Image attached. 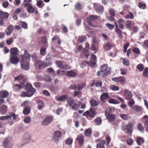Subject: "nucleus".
Here are the masks:
<instances>
[{
	"label": "nucleus",
	"mask_w": 148,
	"mask_h": 148,
	"mask_svg": "<svg viewBox=\"0 0 148 148\" xmlns=\"http://www.w3.org/2000/svg\"><path fill=\"white\" fill-rule=\"evenodd\" d=\"M124 95L126 99L129 100L131 99L132 95L130 91L125 90L124 92Z\"/></svg>",
	"instance_id": "obj_15"
},
{
	"label": "nucleus",
	"mask_w": 148,
	"mask_h": 148,
	"mask_svg": "<svg viewBox=\"0 0 148 148\" xmlns=\"http://www.w3.org/2000/svg\"><path fill=\"white\" fill-rule=\"evenodd\" d=\"M86 39L84 36H80L78 37L77 40L79 42H82L86 41Z\"/></svg>",
	"instance_id": "obj_28"
},
{
	"label": "nucleus",
	"mask_w": 148,
	"mask_h": 148,
	"mask_svg": "<svg viewBox=\"0 0 148 148\" xmlns=\"http://www.w3.org/2000/svg\"><path fill=\"white\" fill-rule=\"evenodd\" d=\"M123 63L125 65L127 66L129 65V63L128 60L125 58L123 59Z\"/></svg>",
	"instance_id": "obj_56"
},
{
	"label": "nucleus",
	"mask_w": 148,
	"mask_h": 148,
	"mask_svg": "<svg viewBox=\"0 0 148 148\" xmlns=\"http://www.w3.org/2000/svg\"><path fill=\"white\" fill-rule=\"evenodd\" d=\"M46 60L47 62H49L47 64L44 63L46 65L45 67L47 66H50L51 64V58L49 55H47L46 56Z\"/></svg>",
	"instance_id": "obj_34"
},
{
	"label": "nucleus",
	"mask_w": 148,
	"mask_h": 148,
	"mask_svg": "<svg viewBox=\"0 0 148 148\" xmlns=\"http://www.w3.org/2000/svg\"><path fill=\"white\" fill-rule=\"evenodd\" d=\"M25 85L27 89V91L26 92H22L21 94V96L23 97H31L36 92V89L33 88L30 84H27Z\"/></svg>",
	"instance_id": "obj_2"
},
{
	"label": "nucleus",
	"mask_w": 148,
	"mask_h": 148,
	"mask_svg": "<svg viewBox=\"0 0 148 148\" xmlns=\"http://www.w3.org/2000/svg\"><path fill=\"white\" fill-rule=\"evenodd\" d=\"M109 96L107 93H103L100 96V98L101 100L103 101L105 100L108 99L109 98Z\"/></svg>",
	"instance_id": "obj_19"
},
{
	"label": "nucleus",
	"mask_w": 148,
	"mask_h": 148,
	"mask_svg": "<svg viewBox=\"0 0 148 148\" xmlns=\"http://www.w3.org/2000/svg\"><path fill=\"white\" fill-rule=\"evenodd\" d=\"M27 10L30 13H34L36 14L38 13L37 8L34 7L32 5H30L27 7Z\"/></svg>",
	"instance_id": "obj_10"
},
{
	"label": "nucleus",
	"mask_w": 148,
	"mask_h": 148,
	"mask_svg": "<svg viewBox=\"0 0 148 148\" xmlns=\"http://www.w3.org/2000/svg\"><path fill=\"white\" fill-rule=\"evenodd\" d=\"M32 0H24L23 6L25 8L28 7L32 5L30 3L32 2Z\"/></svg>",
	"instance_id": "obj_25"
},
{
	"label": "nucleus",
	"mask_w": 148,
	"mask_h": 148,
	"mask_svg": "<svg viewBox=\"0 0 148 148\" xmlns=\"http://www.w3.org/2000/svg\"><path fill=\"white\" fill-rule=\"evenodd\" d=\"M8 31L6 32V34L7 35H9L12 32L14 29L12 25H10L8 27Z\"/></svg>",
	"instance_id": "obj_30"
},
{
	"label": "nucleus",
	"mask_w": 148,
	"mask_h": 148,
	"mask_svg": "<svg viewBox=\"0 0 148 148\" xmlns=\"http://www.w3.org/2000/svg\"><path fill=\"white\" fill-rule=\"evenodd\" d=\"M143 76L145 77L148 76V68H146L145 69L143 73Z\"/></svg>",
	"instance_id": "obj_45"
},
{
	"label": "nucleus",
	"mask_w": 148,
	"mask_h": 148,
	"mask_svg": "<svg viewBox=\"0 0 148 148\" xmlns=\"http://www.w3.org/2000/svg\"><path fill=\"white\" fill-rule=\"evenodd\" d=\"M62 136V133L59 131H55L53 134V140L56 143H58L59 141V138Z\"/></svg>",
	"instance_id": "obj_5"
},
{
	"label": "nucleus",
	"mask_w": 148,
	"mask_h": 148,
	"mask_svg": "<svg viewBox=\"0 0 148 148\" xmlns=\"http://www.w3.org/2000/svg\"><path fill=\"white\" fill-rule=\"evenodd\" d=\"M77 140L79 142L80 145H82L83 144V138L82 136H79L77 138Z\"/></svg>",
	"instance_id": "obj_50"
},
{
	"label": "nucleus",
	"mask_w": 148,
	"mask_h": 148,
	"mask_svg": "<svg viewBox=\"0 0 148 148\" xmlns=\"http://www.w3.org/2000/svg\"><path fill=\"white\" fill-rule=\"evenodd\" d=\"M132 123H128L126 125V130L129 133H131L132 132Z\"/></svg>",
	"instance_id": "obj_27"
},
{
	"label": "nucleus",
	"mask_w": 148,
	"mask_h": 148,
	"mask_svg": "<svg viewBox=\"0 0 148 148\" xmlns=\"http://www.w3.org/2000/svg\"><path fill=\"white\" fill-rule=\"evenodd\" d=\"M10 51L12 55L16 56L18 54V50L17 48L14 47L10 49Z\"/></svg>",
	"instance_id": "obj_22"
},
{
	"label": "nucleus",
	"mask_w": 148,
	"mask_h": 148,
	"mask_svg": "<svg viewBox=\"0 0 148 148\" xmlns=\"http://www.w3.org/2000/svg\"><path fill=\"white\" fill-rule=\"evenodd\" d=\"M115 31L116 32L117 34L118 35L119 37L121 38H122V32L120 29H115Z\"/></svg>",
	"instance_id": "obj_39"
},
{
	"label": "nucleus",
	"mask_w": 148,
	"mask_h": 148,
	"mask_svg": "<svg viewBox=\"0 0 148 148\" xmlns=\"http://www.w3.org/2000/svg\"><path fill=\"white\" fill-rule=\"evenodd\" d=\"M8 110V108L5 105H3L0 107V113L2 114H5Z\"/></svg>",
	"instance_id": "obj_16"
},
{
	"label": "nucleus",
	"mask_w": 148,
	"mask_h": 148,
	"mask_svg": "<svg viewBox=\"0 0 148 148\" xmlns=\"http://www.w3.org/2000/svg\"><path fill=\"white\" fill-rule=\"evenodd\" d=\"M58 75H63L66 74V71L63 70H58L57 71Z\"/></svg>",
	"instance_id": "obj_49"
},
{
	"label": "nucleus",
	"mask_w": 148,
	"mask_h": 148,
	"mask_svg": "<svg viewBox=\"0 0 148 148\" xmlns=\"http://www.w3.org/2000/svg\"><path fill=\"white\" fill-rule=\"evenodd\" d=\"M138 130L141 132H143L144 131V128L142 125L140 124H138Z\"/></svg>",
	"instance_id": "obj_58"
},
{
	"label": "nucleus",
	"mask_w": 148,
	"mask_h": 148,
	"mask_svg": "<svg viewBox=\"0 0 148 148\" xmlns=\"http://www.w3.org/2000/svg\"><path fill=\"white\" fill-rule=\"evenodd\" d=\"M97 141L98 142L97 145V148H105L104 145L105 144V142L104 140L98 139Z\"/></svg>",
	"instance_id": "obj_12"
},
{
	"label": "nucleus",
	"mask_w": 148,
	"mask_h": 148,
	"mask_svg": "<svg viewBox=\"0 0 148 148\" xmlns=\"http://www.w3.org/2000/svg\"><path fill=\"white\" fill-rule=\"evenodd\" d=\"M133 110H135L137 112H140L141 110V108L137 105H134L132 107Z\"/></svg>",
	"instance_id": "obj_37"
},
{
	"label": "nucleus",
	"mask_w": 148,
	"mask_h": 148,
	"mask_svg": "<svg viewBox=\"0 0 148 148\" xmlns=\"http://www.w3.org/2000/svg\"><path fill=\"white\" fill-rule=\"evenodd\" d=\"M12 117L14 120L16 119L17 116L14 113H13L9 116H1L0 117V119L4 121L6 119H10L11 117Z\"/></svg>",
	"instance_id": "obj_11"
},
{
	"label": "nucleus",
	"mask_w": 148,
	"mask_h": 148,
	"mask_svg": "<svg viewBox=\"0 0 148 148\" xmlns=\"http://www.w3.org/2000/svg\"><path fill=\"white\" fill-rule=\"evenodd\" d=\"M136 142L138 145H140L141 144H143L144 143V141L142 138L138 137L136 138Z\"/></svg>",
	"instance_id": "obj_26"
},
{
	"label": "nucleus",
	"mask_w": 148,
	"mask_h": 148,
	"mask_svg": "<svg viewBox=\"0 0 148 148\" xmlns=\"http://www.w3.org/2000/svg\"><path fill=\"white\" fill-rule=\"evenodd\" d=\"M91 106L92 107H95L98 105V103L94 99H91L90 101Z\"/></svg>",
	"instance_id": "obj_38"
},
{
	"label": "nucleus",
	"mask_w": 148,
	"mask_h": 148,
	"mask_svg": "<svg viewBox=\"0 0 148 148\" xmlns=\"http://www.w3.org/2000/svg\"><path fill=\"white\" fill-rule=\"evenodd\" d=\"M75 8L78 10H80L82 8V6L79 3H77L75 5Z\"/></svg>",
	"instance_id": "obj_51"
},
{
	"label": "nucleus",
	"mask_w": 148,
	"mask_h": 148,
	"mask_svg": "<svg viewBox=\"0 0 148 148\" xmlns=\"http://www.w3.org/2000/svg\"><path fill=\"white\" fill-rule=\"evenodd\" d=\"M9 5V3L7 1H5L2 3V5L3 7L5 8H6Z\"/></svg>",
	"instance_id": "obj_60"
},
{
	"label": "nucleus",
	"mask_w": 148,
	"mask_h": 148,
	"mask_svg": "<svg viewBox=\"0 0 148 148\" xmlns=\"http://www.w3.org/2000/svg\"><path fill=\"white\" fill-rule=\"evenodd\" d=\"M40 53L41 55H45L46 54V49L43 47H42L40 50Z\"/></svg>",
	"instance_id": "obj_54"
},
{
	"label": "nucleus",
	"mask_w": 148,
	"mask_h": 148,
	"mask_svg": "<svg viewBox=\"0 0 148 148\" xmlns=\"http://www.w3.org/2000/svg\"><path fill=\"white\" fill-rule=\"evenodd\" d=\"M112 80L114 82L122 84H124L126 82V79L123 76L112 78Z\"/></svg>",
	"instance_id": "obj_6"
},
{
	"label": "nucleus",
	"mask_w": 148,
	"mask_h": 148,
	"mask_svg": "<svg viewBox=\"0 0 148 148\" xmlns=\"http://www.w3.org/2000/svg\"><path fill=\"white\" fill-rule=\"evenodd\" d=\"M121 74L123 75H125L127 74V70L126 69L121 68L120 69Z\"/></svg>",
	"instance_id": "obj_46"
},
{
	"label": "nucleus",
	"mask_w": 148,
	"mask_h": 148,
	"mask_svg": "<svg viewBox=\"0 0 148 148\" xmlns=\"http://www.w3.org/2000/svg\"><path fill=\"white\" fill-rule=\"evenodd\" d=\"M110 89L113 91H118L119 89V88L114 85H111L110 86Z\"/></svg>",
	"instance_id": "obj_40"
},
{
	"label": "nucleus",
	"mask_w": 148,
	"mask_h": 148,
	"mask_svg": "<svg viewBox=\"0 0 148 148\" xmlns=\"http://www.w3.org/2000/svg\"><path fill=\"white\" fill-rule=\"evenodd\" d=\"M137 67L140 71H142L144 69V67L142 64H138L137 66Z\"/></svg>",
	"instance_id": "obj_63"
},
{
	"label": "nucleus",
	"mask_w": 148,
	"mask_h": 148,
	"mask_svg": "<svg viewBox=\"0 0 148 148\" xmlns=\"http://www.w3.org/2000/svg\"><path fill=\"white\" fill-rule=\"evenodd\" d=\"M31 120V119L30 117L26 116L24 119V122L26 123H28L30 122Z\"/></svg>",
	"instance_id": "obj_52"
},
{
	"label": "nucleus",
	"mask_w": 148,
	"mask_h": 148,
	"mask_svg": "<svg viewBox=\"0 0 148 148\" xmlns=\"http://www.w3.org/2000/svg\"><path fill=\"white\" fill-rule=\"evenodd\" d=\"M8 92L5 90H2L0 92V97L2 98H6L8 95Z\"/></svg>",
	"instance_id": "obj_23"
},
{
	"label": "nucleus",
	"mask_w": 148,
	"mask_h": 148,
	"mask_svg": "<svg viewBox=\"0 0 148 148\" xmlns=\"http://www.w3.org/2000/svg\"><path fill=\"white\" fill-rule=\"evenodd\" d=\"M104 48L106 50H108L111 47V45L109 43H107L103 45Z\"/></svg>",
	"instance_id": "obj_41"
},
{
	"label": "nucleus",
	"mask_w": 148,
	"mask_h": 148,
	"mask_svg": "<svg viewBox=\"0 0 148 148\" xmlns=\"http://www.w3.org/2000/svg\"><path fill=\"white\" fill-rule=\"evenodd\" d=\"M108 102L110 103L114 104H117L119 103V101L114 99H111L108 100Z\"/></svg>",
	"instance_id": "obj_33"
},
{
	"label": "nucleus",
	"mask_w": 148,
	"mask_h": 148,
	"mask_svg": "<svg viewBox=\"0 0 148 148\" xmlns=\"http://www.w3.org/2000/svg\"><path fill=\"white\" fill-rule=\"evenodd\" d=\"M72 142V140L70 138H68L66 140L65 143L67 145H70L71 144Z\"/></svg>",
	"instance_id": "obj_57"
},
{
	"label": "nucleus",
	"mask_w": 148,
	"mask_h": 148,
	"mask_svg": "<svg viewBox=\"0 0 148 148\" xmlns=\"http://www.w3.org/2000/svg\"><path fill=\"white\" fill-rule=\"evenodd\" d=\"M23 56L25 58V60L27 61V60L29 59L31 57V55L30 54L28 53L26 51H25L24 52V53L23 55H21Z\"/></svg>",
	"instance_id": "obj_29"
},
{
	"label": "nucleus",
	"mask_w": 148,
	"mask_h": 148,
	"mask_svg": "<svg viewBox=\"0 0 148 148\" xmlns=\"http://www.w3.org/2000/svg\"><path fill=\"white\" fill-rule=\"evenodd\" d=\"M105 115L109 121H112L115 119V115L113 114H109L108 112H105Z\"/></svg>",
	"instance_id": "obj_13"
},
{
	"label": "nucleus",
	"mask_w": 148,
	"mask_h": 148,
	"mask_svg": "<svg viewBox=\"0 0 148 148\" xmlns=\"http://www.w3.org/2000/svg\"><path fill=\"white\" fill-rule=\"evenodd\" d=\"M66 74L69 77H73L77 75L76 73L72 71H66Z\"/></svg>",
	"instance_id": "obj_24"
},
{
	"label": "nucleus",
	"mask_w": 148,
	"mask_h": 148,
	"mask_svg": "<svg viewBox=\"0 0 148 148\" xmlns=\"http://www.w3.org/2000/svg\"><path fill=\"white\" fill-rule=\"evenodd\" d=\"M21 24L22 27L25 29H27V24L25 22H21Z\"/></svg>",
	"instance_id": "obj_55"
},
{
	"label": "nucleus",
	"mask_w": 148,
	"mask_h": 148,
	"mask_svg": "<svg viewBox=\"0 0 148 148\" xmlns=\"http://www.w3.org/2000/svg\"><path fill=\"white\" fill-rule=\"evenodd\" d=\"M31 108L29 107H25L23 110V113L24 115H27L30 113Z\"/></svg>",
	"instance_id": "obj_20"
},
{
	"label": "nucleus",
	"mask_w": 148,
	"mask_h": 148,
	"mask_svg": "<svg viewBox=\"0 0 148 148\" xmlns=\"http://www.w3.org/2000/svg\"><path fill=\"white\" fill-rule=\"evenodd\" d=\"M145 126L146 132H148V120H146L145 123Z\"/></svg>",
	"instance_id": "obj_64"
},
{
	"label": "nucleus",
	"mask_w": 148,
	"mask_h": 148,
	"mask_svg": "<svg viewBox=\"0 0 148 148\" xmlns=\"http://www.w3.org/2000/svg\"><path fill=\"white\" fill-rule=\"evenodd\" d=\"M133 25V23L131 21H126L125 23L126 27L130 28L132 27Z\"/></svg>",
	"instance_id": "obj_32"
},
{
	"label": "nucleus",
	"mask_w": 148,
	"mask_h": 148,
	"mask_svg": "<svg viewBox=\"0 0 148 148\" xmlns=\"http://www.w3.org/2000/svg\"><path fill=\"white\" fill-rule=\"evenodd\" d=\"M38 108L41 109L44 106V103L41 100H39L38 102Z\"/></svg>",
	"instance_id": "obj_42"
},
{
	"label": "nucleus",
	"mask_w": 148,
	"mask_h": 148,
	"mask_svg": "<svg viewBox=\"0 0 148 148\" xmlns=\"http://www.w3.org/2000/svg\"><path fill=\"white\" fill-rule=\"evenodd\" d=\"M135 102L134 100L132 99L129 102L128 104L130 108L132 107V106L134 104Z\"/></svg>",
	"instance_id": "obj_61"
},
{
	"label": "nucleus",
	"mask_w": 148,
	"mask_h": 148,
	"mask_svg": "<svg viewBox=\"0 0 148 148\" xmlns=\"http://www.w3.org/2000/svg\"><path fill=\"white\" fill-rule=\"evenodd\" d=\"M10 62L14 64L18 63L19 61V58L16 56H12L10 58Z\"/></svg>",
	"instance_id": "obj_17"
},
{
	"label": "nucleus",
	"mask_w": 148,
	"mask_h": 148,
	"mask_svg": "<svg viewBox=\"0 0 148 148\" xmlns=\"http://www.w3.org/2000/svg\"><path fill=\"white\" fill-rule=\"evenodd\" d=\"M9 16V14L8 13L3 12V15L1 16V18H6Z\"/></svg>",
	"instance_id": "obj_59"
},
{
	"label": "nucleus",
	"mask_w": 148,
	"mask_h": 148,
	"mask_svg": "<svg viewBox=\"0 0 148 148\" xmlns=\"http://www.w3.org/2000/svg\"><path fill=\"white\" fill-rule=\"evenodd\" d=\"M53 117L52 116H47L42 121V124L44 125H48L53 121Z\"/></svg>",
	"instance_id": "obj_7"
},
{
	"label": "nucleus",
	"mask_w": 148,
	"mask_h": 148,
	"mask_svg": "<svg viewBox=\"0 0 148 148\" xmlns=\"http://www.w3.org/2000/svg\"><path fill=\"white\" fill-rule=\"evenodd\" d=\"M22 59L21 60V66L22 69L25 70H27L29 69V65L27 61L25 60V58L23 56H21Z\"/></svg>",
	"instance_id": "obj_4"
},
{
	"label": "nucleus",
	"mask_w": 148,
	"mask_h": 148,
	"mask_svg": "<svg viewBox=\"0 0 148 148\" xmlns=\"http://www.w3.org/2000/svg\"><path fill=\"white\" fill-rule=\"evenodd\" d=\"M111 68L108 66L106 64H104L101 66L100 71H98L97 75H99L102 73V77H105L111 73Z\"/></svg>",
	"instance_id": "obj_1"
},
{
	"label": "nucleus",
	"mask_w": 148,
	"mask_h": 148,
	"mask_svg": "<svg viewBox=\"0 0 148 148\" xmlns=\"http://www.w3.org/2000/svg\"><path fill=\"white\" fill-rule=\"evenodd\" d=\"M120 116L122 119L124 120H127L129 118L128 115L126 114H122Z\"/></svg>",
	"instance_id": "obj_53"
},
{
	"label": "nucleus",
	"mask_w": 148,
	"mask_h": 148,
	"mask_svg": "<svg viewBox=\"0 0 148 148\" xmlns=\"http://www.w3.org/2000/svg\"><path fill=\"white\" fill-rule=\"evenodd\" d=\"M67 102L70 107H71L72 104L74 102V100L71 98H69L67 100Z\"/></svg>",
	"instance_id": "obj_36"
},
{
	"label": "nucleus",
	"mask_w": 148,
	"mask_h": 148,
	"mask_svg": "<svg viewBox=\"0 0 148 148\" xmlns=\"http://www.w3.org/2000/svg\"><path fill=\"white\" fill-rule=\"evenodd\" d=\"M56 64L57 66L60 68L66 69H67L65 66H63L62 63L60 61H57L56 62Z\"/></svg>",
	"instance_id": "obj_31"
},
{
	"label": "nucleus",
	"mask_w": 148,
	"mask_h": 148,
	"mask_svg": "<svg viewBox=\"0 0 148 148\" xmlns=\"http://www.w3.org/2000/svg\"><path fill=\"white\" fill-rule=\"evenodd\" d=\"M89 113V116L91 117L94 116L96 114V111L94 110H91Z\"/></svg>",
	"instance_id": "obj_44"
},
{
	"label": "nucleus",
	"mask_w": 148,
	"mask_h": 148,
	"mask_svg": "<svg viewBox=\"0 0 148 148\" xmlns=\"http://www.w3.org/2000/svg\"><path fill=\"white\" fill-rule=\"evenodd\" d=\"M32 58L34 61L36 66H38V68L40 69H42L45 67L46 65L43 62L40 60H36L37 57L36 55L34 54L33 55Z\"/></svg>",
	"instance_id": "obj_3"
},
{
	"label": "nucleus",
	"mask_w": 148,
	"mask_h": 148,
	"mask_svg": "<svg viewBox=\"0 0 148 148\" xmlns=\"http://www.w3.org/2000/svg\"><path fill=\"white\" fill-rule=\"evenodd\" d=\"M124 18L126 19L130 18V19H133L134 18V16L132 12H130V15H127L124 17Z\"/></svg>",
	"instance_id": "obj_43"
},
{
	"label": "nucleus",
	"mask_w": 148,
	"mask_h": 148,
	"mask_svg": "<svg viewBox=\"0 0 148 148\" xmlns=\"http://www.w3.org/2000/svg\"><path fill=\"white\" fill-rule=\"evenodd\" d=\"M94 8L98 13L102 12L103 10V7L98 4H95L94 5Z\"/></svg>",
	"instance_id": "obj_18"
},
{
	"label": "nucleus",
	"mask_w": 148,
	"mask_h": 148,
	"mask_svg": "<svg viewBox=\"0 0 148 148\" xmlns=\"http://www.w3.org/2000/svg\"><path fill=\"white\" fill-rule=\"evenodd\" d=\"M45 80L46 81L50 82L51 80V77L48 75H46L45 76Z\"/></svg>",
	"instance_id": "obj_62"
},
{
	"label": "nucleus",
	"mask_w": 148,
	"mask_h": 148,
	"mask_svg": "<svg viewBox=\"0 0 148 148\" xmlns=\"http://www.w3.org/2000/svg\"><path fill=\"white\" fill-rule=\"evenodd\" d=\"M96 57L94 54H92L91 57V61L90 63L87 62H86V63L88 64L90 66H93L96 62Z\"/></svg>",
	"instance_id": "obj_9"
},
{
	"label": "nucleus",
	"mask_w": 148,
	"mask_h": 148,
	"mask_svg": "<svg viewBox=\"0 0 148 148\" xmlns=\"http://www.w3.org/2000/svg\"><path fill=\"white\" fill-rule=\"evenodd\" d=\"M71 107L72 109L74 110H76L79 108V106L76 103H74Z\"/></svg>",
	"instance_id": "obj_48"
},
{
	"label": "nucleus",
	"mask_w": 148,
	"mask_h": 148,
	"mask_svg": "<svg viewBox=\"0 0 148 148\" xmlns=\"http://www.w3.org/2000/svg\"><path fill=\"white\" fill-rule=\"evenodd\" d=\"M68 97V95H62L59 97L57 96L55 97V99L59 102L64 101H65Z\"/></svg>",
	"instance_id": "obj_14"
},
{
	"label": "nucleus",
	"mask_w": 148,
	"mask_h": 148,
	"mask_svg": "<svg viewBox=\"0 0 148 148\" xmlns=\"http://www.w3.org/2000/svg\"><path fill=\"white\" fill-rule=\"evenodd\" d=\"M9 140L8 138H5L2 142V146L4 147H7L9 145Z\"/></svg>",
	"instance_id": "obj_21"
},
{
	"label": "nucleus",
	"mask_w": 148,
	"mask_h": 148,
	"mask_svg": "<svg viewBox=\"0 0 148 148\" xmlns=\"http://www.w3.org/2000/svg\"><path fill=\"white\" fill-rule=\"evenodd\" d=\"M96 124L98 125H100L101 123V119L100 117H98L94 120Z\"/></svg>",
	"instance_id": "obj_35"
},
{
	"label": "nucleus",
	"mask_w": 148,
	"mask_h": 148,
	"mask_svg": "<svg viewBox=\"0 0 148 148\" xmlns=\"http://www.w3.org/2000/svg\"><path fill=\"white\" fill-rule=\"evenodd\" d=\"M98 18V17L97 16L95 15H90L89 17H88L87 18L86 20L88 24L90 26H93L92 23H91V21H94L95 20L97 19Z\"/></svg>",
	"instance_id": "obj_8"
},
{
	"label": "nucleus",
	"mask_w": 148,
	"mask_h": 148,
	"mask_svg": "<svg viewBox=\"0 0 148 148\" xmlns=\"http://www.w3.org/2000/svg\"><path fill=\"white\" fill-rule=\"evenodd\" d=\"M91 130L90 129H87L85 131V135L88 137H90L91 135Z\"/></svg>",
	"instance_id": "obj_47"
}]
</instances>
